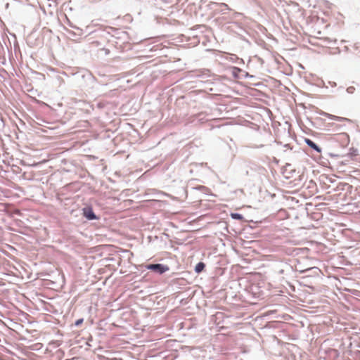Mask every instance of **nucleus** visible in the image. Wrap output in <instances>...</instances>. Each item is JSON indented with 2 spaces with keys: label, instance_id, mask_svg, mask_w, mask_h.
<instances>
[{
  "label": "nucleus",
  "instance_id": "obj_11",
  "mask_svg": "<svg viewBox=\"0 0 360 360\" xmlns=\"http://www.w3.org/2000/svg\"><path fill=\"white\" fill-rule=\"evenodd\" d=\"M335 85H336V83H335V82L333 84H332V86H334Z\"/></svg>",
  "mask_w": 360,
  "mask_h": 360
},
{
  "label": "nucleus",
  "instance_id": "obj_5",
  "mask_svg": "<svg viewBox=\"0 0 360 360\" xmlns=\"http://www.w3.org/2000/svg\"><path fill=\"white\" fill-rule=\"evenodd\" d=\"M231 217L232 219H237V220H241L243 217L242 214H239V213H231Z\"/></svg>",
  "mask_w": 360,
  "mask_h": 360
},
{
  "label": "nucleus",
  "instance_id": "obj_9",
  "mask_svg": "<svg viewBox=\"0 0 360 360\" xmlns=\"http://www.w3.org/2000/svg\"><path fill=\"white\" fill-rule=\"evenodd\" d=\"M356 191H358L359 195L360 196V186L356 188Z\"/></svg>",
  "mask_w": 360,
  "mask_h": 360
},
{
  "label": "nucleus",
  "instance_id": "obj_13",
  "mask_svg": "<svg viewBox=\"0 0 360 360\" xmlns=\"http://www.w3.org/2000/svg\"><path fill=\"white\" fill-rule=\"evenodd\" d=\"M335 85H336V83H335V82L333 84H332V86H334Z\"/></svg>",
  "mask_w": 360,
  "mask_h": 360
},
{
  "label": "nucleus",
  "instance_id": "obj_10",
  "mask_svg": "<svg viewBox=\"0 0 360 360\" xmlns=\"http://www.w3.org/2000/svg\"><path fill=\"white\" fill-rule=\"evenodd\" d=\"M109 53V51L108 49L105 50V53L108 54Z\"/></svg>",
  "mask_w": 360,
  "mask_h": 360
},
{
  "label": "nucleus",
  "instance_id": "obj_1",
  "mask_svg": "<svg viewBox=\"0 0 360 360\" xmlns=\"http://www.w3.org/2000/svg\"><path fill=\"white\" fill-rule=\"evenodd\" d=\"M147 269L153 271L159 274L169 271V268L168 266L162 264H150L146 266Z\"/></svg>",
  "mask_w": 360,
  "mask_h": 360
},
{
  "label": "nucleus",
  "instance_id": "obj_3",
  "mask_svg": "<svg viewBox=\"0 0 360 360\" xmlns=\"http://www.w3.org/2000/svg\"><path fill=\"white\" fill-rule=\"evenodd\" d=\"M304 141L309 147L314 149L317 153L321 152V148L316 143H315L312 140H311L309 139H305Z\"/></svg>",
  "mask_w": 360,
  "mask_h": 360
},
{
  "label": "nucleus",
  "instance_id": "obj_12",
  "mask_svg": "<svg viewBox=\"0 0 360 360\" xmlns=\"http://www.w3.org/2000/svg\"><path fill=\"white\" fill-rule=\"evenodd\" d=\"M335 85H336V83H335V82L333 84H332V86H334Z\"/></svg>",
  "mask_w": 360,
  "mask_h": 360
},
{
  "label": "nucleus",
  "instance_id": "obj_8",
  "mask_svg": "<svg viewBox=\"0 0 360 360\" xmlns=\"http://www.w3.org/2000/svg\"><path fill=\"white\" fill-rule=\"evenodd\" d=\"M83 321H84L83 319H79L75 321V325L76 326H79L83 323Z\"/></svg>",
  "mask_w": 360,
  "mask_h": 360
},
{
  "label": "nucleus",
  "instance_id": "obj_7",
  "mask_svg": "<svg viewBox=\"0 0 360 360\" xmlns=\"http://www.w3.org/2000/svg\"><path fill=\"white\" fill-rule=\"evenodd\" d=\"M346 91H347L348 94H354V91H355V88H354V86H349V87H347V88Z\"/></svg>",
  "mask_w": 360,
  "mask_h": 360
},
{
  "label": "nucleus",
  "instance_id": "obj_6",
  "mask_svg": "<svg viewBox=\"0 0 360 360\" xmlns=\"http://www.w3.org/2000/svg\"><path fill=\"white\" fill-rule=\"evenodd\" d=\"M329 118L330 120H337V121H341L345 119L343 117H338V116H335V115H329Z\"/></svg>",
  "mask_w": 360,
  "mask_h": 360
},
{
  "label": "nucleus",
  "instance_id": "obj_2",
  "mask_svg": "<svg viewBox=\"0 0 360 360\" xmlns=\"http://www.w3.org/2000/svg\"><path fill=\"white\" fill-rule=\"evenodd\" d=\"M82 211H83L84 217L86 219H87L88 220H94V219H98V217L94 212L92 207H84V208H83Z\"/></svg>",
  "mask_w": 360,
  "mask_h": 360
},
{
  "label": "nucleus",
  "instance_id": "obj_4",
  "mask_svg": "<svg viewBox=\"0 0 360 360\" xmlns=\"http://www.w3.org/2000/svg\"><path fill=\"white\" fill-rule=\"evenodd\" d=\"M205 264L203 262H198V263L196 264V266H195V271L196 273L199 274V273H200L201 271H203V269H205Z\"/></svg>",
  "mask_w": 360,
  "mask_h": 360
},
{
  "label": "nucleus",
  "instance_id": "obj_14",
  "mask_svg": "<svg viewBox=\"0 0 360 360\" xmlns=\"http://www.w3.org/2000/svg\"><path fill=\"white\" fill-rule=\"evenodd\" d=\"M280 274H283V270H281Z\"/></svg>",
  "mask_w": 360,
  "mask_h": 360
}]
</instances>
